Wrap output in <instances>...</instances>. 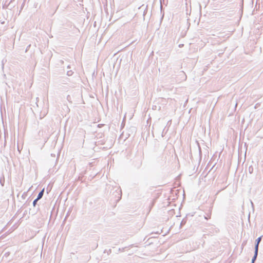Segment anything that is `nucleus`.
Wrapping results in <instances>:
<instances>
[{"mask_svg": "<svg viewBox=\"0 0 263 263\" xmlns=\"http://www.w3.org/2000/svg\"><path fill=\"white\" fill-rule=\"evenodd\" d=\"M118 60H119V58H117V59H116V63L118 62Z\"/></svg>", "mask_w": 263, "mask_h": 263, "instance_id": "nucleus-15", "label": "nucleus"}, {"mask_svg": "<svg viewBox=\"0 0 263 263\" xmlns=\"http://www.w3.org/2000/svg\"><path fill=\"white\" fill-rule=\"evenodd\" d=\"M119 190V192H120V196L118 197V199H116V203L119 201V200H120V199H121V197H122V191H121V189L120 188V186H119L117 189V190H116V192L117 193L118 192V191Z\"/></svg>", "mask_w": 263, "mask_h": 263, "instance_id": "nucleus-2", "label": "nucleus"}, {"mask_svg": "<svg viewBox=\"0 0 263 263\" xmlns=\"http://www.w3.org/2000/svg\"><path fill=\"white\" fill-rule=\"evenodd\" d=\"M183 44H180V45H179V47H183Z\"/></svg>", "mask_w": 263, "mask_h": 263, "instance_id": "nucleus-13", "label": "nucleus"}, {"mask_svg": "<svg viewBox=\"0 0 263 263\" xmlns=\"http://www.w3.org/2000/svg\"><path fill=\"white\" fill-rule=\"evenodd\" d=\"M249 172L250 174L253 173V167L252 166H249Z\"/></svg>", "mask_w": 263, "mask_h": 263, "instance_id": "nucleus-8", "label": "nucleus"}, {"mask_svg": "<svg viewBox=\"0 0 263 263\" xmlns=\"http://www.w3.org/2000/svg\"><path fill=\"white\" fill-rule=\"evenodd\" d=\"M145 11H144V12H143V15L144 16L145 15Z\"/></svg>", "mask_w": 263, "mask_h": 263, "instance_id": "nucleus-14", "label": "nucleus"}, {"mask_svg": "<svg viewBox=\"0 0 263 263\" xmlns=\"http://www.w3.org/2000/svg\"><path fill=\"white\" fill-rule=\"evenodd\" d=\"M251 263H253L252 261H251Z\"/></svg>", "mask_w": 263, "mask_h": 263, "instance_id": "nucleus-20", "label": "nucleus"}, {"mask_svg": "<svg viewBox=\"0 0 263 263\" xmlns=\"http://www.w3.org/2000/svg\"><path fill=\"white\" fill-rule=\"evenodd\" d=\"M258 255V252L254 251V256H253L252 258L251 261H252L253 263H254L255 261L256 260L257 257Z\"/></svg>", "mask_w": 263, "mask_h": 263, "instance_id": "nucleus-3", "label": "nucleus"}, {"mask_svg": "<svg viewBox=\"0 0 263 263\" xmlns=\"http://www.w3.org/2000/svg\"><path fill=\"white\" fill-rule=\"evenodd\" d=\"M261 238H262V236L258 237L255 240L254 251L258 252L259 245V243L260 242V241L261 240Z\"/></svg>", "mask_w": 263, "mask_h": 263, "instance_id": "nucleus-1", "label": "nucleus"}, {"mask_svg": "<svg viewBox=\"0 0 263 263\" xmlns=\"http://www.w3.org/2000/svg\"><path fill=\"white\" fill-rule=\"evenodd\" d=\"M197 144H198V148H199V155H201V147L200 146L199 143L198 142H197Z\"/></svg>", "mask_w": 263, "mask_h": 263, "instance_id": "nucleus-10", "label": "nucleus"}, {"mask_svg": "<svg viewBox=\"0 0 263 263\" xmlns=\"http://www.w3.org/2000/svg\"><path fill=\"white\" fill-rule=\"evenodd\" d=\"M163 18V16H162V17H161V21H162V20Z\"/></svg>", "mask_w": 263, "mask_h": 263, "instance_id": "nucleus-16", "label": "nucleus"}, {"mask_svg": "<svg viewBox=\"0 0 263 263\" xmlns=\"http://www.w3.org/2000/svg\"><path fill=\"white\" fill-rule=\"evenodd\" d=\"M73 74V71L72 70H68L67 71V74L68 76H72Z\"/></svg>", "mask_w": 263, "mask_h": 263, "instance_id": "nucleus-9", "label": "nucleus"}, {"mask_svg": "<svg viewBox=\"0 0 263 263\" xmlns=\"http://www.w3.org/2000/svg\"><path fill=\"white\" fill-rule=\"evenodd\" d=\"M152 109L153 110H156V109H158L159 110L161 109V106H159L158 107H157L156 105H153L152 106Z\"/></svg>", "mask_w": 263, "mask_h": 263, "instance_id": "nucleus-7", "label": "nucleus"}, {"mask_svg": "<svg viewBox=\"0 0 263 263\" xmlns=\"http://www.w3.org/2000/svg\"><path fill=\"white\" fill-rule=\"evenodd\" d=\"M186 220H187L186 217L183 218L180 223V226L182 227V226H184L186 223Z\"/></svg>", "mask_w": 263, "mask_h": 263, "instance_id": "nucleus-6", "label": "nucleus"}, {"mask_svg": "<svg viewBox=\"0 0 263 263\" xmlns=\"http://www.w3.org/2000/svg\"><path fill=\"white\" fill-rule=\"evenodd\" d=\"M128 6V3H125L122 5V6H120L118 8L119 10H121L123 9L124 8H126Z\"/></svg>", "mask_w": 263, "mask_h": 263, "instance_id": "nucleus-5", "label": "nucleus"}, {"mask_svg": "<svg viewBox=\"0 0 263 263\" xmlns=\"http://www.w3.org/2000/svg\"><path fill=\"white\" fill-rule=\"evenodd\" d=\"M98 127H101V125L99 124L98 125Z\"/></svg>", "mask_w": 263, "mask_h": 263, "instance_id": "nucleus-18", "label": "nucleus"}, {"mask_svg": "<svg viewBox=\"0 0 263 263\" xmlns=\"http://www.w3.org/2000/svg\"><path fill=\"white\" fill-rule=\"evenodd\" d=\"M38 200H39V199H37V198H36V199L33 201V205L34 206H35V205H36V203H37V201H38Z\"/></svg>", "mask_w": 263, "mask_h": 263, "instance_id": "nucleus-11", "label": "nucleus"}, {"mask_svg": "<svg viewBox=\"0 0 263 263\" xmlns=\"http://www.w3.org/2000/svg\"><path fill=\"white\" fill-rule=\"evenodd\" d=\"M153 204H154V202H153L152 203V206L153 205Z\"/></svg>", "mask_w": 263, "mask_h": 263, "instance_id": "nucleus-17", "label": "nucleus"}, {"mask_svg": "<svg viewBox=\"0 0 263 263\" xmlns=\"http://www.w3.org/2000/svg\"><path fill=\"white\" fill-rule=\"evenodd\" d=\"M67 68H70V66H68Z\"/></svg>", "mask_w": 263, "mask_h": 263, "instance_id": "nucleus-19", "label": "nucleus"}, {"mask_svg": "<svg viewBox=\"0 0 263 263\" xmlns=\"http://www.w3.org/2000/svg\"><path fill=\"white\" fill-rule=\"evenodd\" d=\"M125 248H126L125 247V248H123L122 249L119 248V251H123Z\"/></svg>", "mask_w": 263, "mask_h": 263, "instance_id": "nucleus-12", "label": "nucleus"}, {"mask_svg": "<svg viewBox=\"0 0 263 263\" xmlns=\"http://www.w3.org/2000/svg\"><path fill=\"white\" fill-rule=\"evenodd\" d=\"M44 189H43L37 195V199H38L39 200L41 199L43 196V194H44Z\"/></svg>", "mask_w": 263, "mask_h": 263, "instance_id": "nucleus-4", "label": "nucleus"}]
</instances>
